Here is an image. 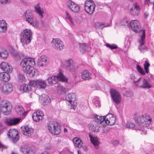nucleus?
Listing matches in <instances>:
<instances>
[{
  "mask_svg": "<svg viewBox=\"0 0 154 154\" xmlns=\"http://www.w3.org/2000/svg\"><path fill=\"white\" fill-rule=\"evenodd\" d=\"M136 123L139 125L138 128H142L140 130L143 131V127L149 126L151 123L152 120L149 116L146 114L142 115L140 116H136L134 118Z\"/></svg>",
  "mask_w": 154,
  "mask_h": 154,
  "instance_id": "nucleus-1",
  "label": "nucleus"
},
{
  "mask_svg": "<svg viewBox=\"0 0 154 154\" xmlns=\"http://www.w3.org/2000/svg\"><path fill=\"white\" fill-rule=\"evenodd\" d=\"M20 66L23 71L27 73H33L32 66L35 65L34 59L30 57L23 59L20 63Z\"/></svg>",
  "mask_w": 154,
  "mask_h": 154,
  "instance_id": "nucleus-2",
  "label": "nucleus"
},
{
  "mask_svg": "<svg viewBox=\"0 0 154 154\" xmlns=\"http://www.w3.org/2000/svg\"><path fill=\"white\" fill-rule=\"evenodd\" d=\"M20 42L23 46L27 45L32 38V32L30 29H25L20 34Z\"/></svg>",
  "mask_w": 154,
  "mask_h": 154,
  "instance_id": "nucleus-3",
  "label": "nucleus"
},
{
  "mask_svg": "<svg viewBox=\"0 0 154 154\" xmlns=\"http://www.w3.org/2000/svg\"><path fill=\"white\" fill-rule=\"evenodd\" d=\"M95 118L103 126L106 125H112L115 123L116 120L115 118L111 114H108L105 117L97 115L95 116Z\"/></svg>",
  "mask_w": 154,
  "mask_h": 154,
  "instance_id": "nucleus-4",
  "label": "nucleus"
},
{
  "mask_svg": "<svg viewBox=\"0 0 154 154\" xmlns=\"http://www.w3.org/2000/svg\"><path fill=\"white\" fill-rule=\"evenodd\" d=\"M63 66L69 72L73 74L75 73L78 68V65L75 63L73 60L68 59L62 62Z\"/></svg>",
  "mask_w": 154,
  "mask_h": 154,
  "instance_id": "nucleus-5",
  "label": "nucleus"
},
{
  "mask_svg": "<svg viewBox=\"0 0 154 154\" xmlns=\"http://www.w3.org/2000/svg\"><path fill=\"white\" fill-rule=\"evenodd\" d=\"M63 73L62 70L60 69L59 72L57 76L54 75L49 77L48 80L49 84L52 85L56 84L59 80L63 82L67 81V79L63 75Z\"/></svg>",
  "mask_w": 154,
  "mask_h": 154,
  "instance_id": "nucleus-6",
  "label": "nucleus"
},
{
  "mask_svg": "<svg viewBox=\"0 0 154 154\" xmlns=\"http://www.w3.org/2000/svg\"><path fill=\"white\" fill-rule=\"evenodd\" d=\"M25 17L27 22L35 27L39 26V22L34 18L32 11L30 10L27 11L25 14Z\"/></svg>",
  "mask_w": 154,
  "mask_h": 154,
  "instance_id": "nucleus-7",
  "label": "nucleus"
},
{
  "mask_svg": "<svg viewBox=\"0 0 154 154\" xmlns=\"http://www.w3.org/2000/svg\"><path fill=\"white\" fill-rule=\"evenodd\" d=\"M48 128L49 132L54 135L59 134L61 132L59 125L54 121H51L49 123Z\"/></svg>",
  "mask_w": 154,
  "mask_h": 154,
  "instance_id": "nucleus-8",
  "label": "nucleus"
},
{
  "mask_svg": "<svg viewBox=\"0 0 154 154\" xmlns=\"http://www.w3.org/2000/svg\"><path fill=\"white\" fill-rule=\"evenodd\" d=\"M1 110L4 115H8L11 112L12 106L11 103L7 100H3L1 103Z\"/></svg>",
  "mask_w": 154,
  "mask_h": 154,
  "instance_id": "nucleus-9",
  "label": "nucleus"
},
{
  "mask_svg": "<svg viewBox=\"0 0 154 154\" xmlns=\"http://www.w3.org/2000/svg\"><path fill=\"white\" fill-rule=\"evenodd\" d=\"M75 97V94L73 93H69L66 96V103L70 107L71 109H75L76 108V102L74 101Z\"/></svg>",
  "mask_w": 154,
  "mask_h": 154,
  "instance_id": "nucleus-10",
  "label": "nucleus"
},
{
  "mask_svg": "<svg viewBox=\"0 0 154 154\" xmlns=\"http://www.w3.org/2000/svg\"><path fill=\"white\" fill-rule=\"evenodd\" d=\"M96 5L91 0H87L85 3V9L86 12L89 14H92L93 12Z\"/></svg>",
  "mask_w": 154,
  "mask_h": 154,
  "instance_id": "nucleus-11",
  "label": "nucleus"
},
{
  "mask_svg": "<svg viewBox=\"0 0 154 154\" xmlns=\"http://www.w3.org/2000/svg\"><path fill=\"white\" fill-rule=\"evenodd\" d=\"M110 94L113 101L117 104L121 102V95L116 90L111 89L110 91Z\"/></svg>",
  "mask_w": 154,
  "mask_h": 154,
  "instance_id": "nucleus-12",
  "label": "nucleus"
},
{
  "mask_svg": "<svg viewBox=\"0 0 154 154\" xmlns=\"http://www.w3.org/2000/svg\"><path fill=\"white\" fill-rule=\"evenodd\" d=\"M13 90L12 85L10 83H6L0 85V91L3 94H8Z\"/></svg>",
  "mask_w": 154,
  "mask_h": 154,
  "instance_id": "nucleus-13",
  "label": "nucleus"
},
{
  "mask_svg": "<svg viewBox=\"0 0 154 154\" xmlns=\"http://www.w3.org/2000/svg\"><path fill=\"white\" fill-rule=\"evenodd\" d=\"M130 26L133 31L137 33L141 32L142 35V31L144 30L141 29L139 23L137 20H131L130 23Z\"/></svg>",
  "mask_w": 154,
  "mask_h": 154,
  "instance_id": "nucleus-14",
  "label": "nucleus"
},
{
  "mask_svg": "<svg viewBox=\"0 0 154 154\" xmlns=\"http://www.w3.org/2000/svg\"><path fill=\"white\" fill-rule=\"evenodd\" d=\"M51 44L53 48L58 51L62 50L64 47L63 42L59 38L54 39Z\"/></svg>",
  "mask_w": 154,
  "mask_h": 154,
  "instance_id": "nucleus-15",
  "label": "nucleus"
},
{
  "mask_svg": "<svg viewBox=\"0 0 154 154\" xmlns=\"http://www.w3.org/2000/svg\"><path fill=\"white\" fill-rule=\"evenodd\" d=\"M30 85L34 87L38 88H44L46 86L45 81L40 79L35 81L31 80Z\"/></svg>",
  "mask_w": 154,
  "mask_h": 154,
  "instance_id": "nucleus-16",
  "label": "nucleus"
},
{
  "mask_svg": "<svg viewBox=\"0 0 154 154\" xmlns=\"http://www.w3.org/2000/svg\"><path fill=\"white\" fill-rule=\"evenodd\" d=\"M8 136L10 138L12 141L15 142L19 139L18 132L15 129H10L9 130L8 133Z\"/></svg>",
  "mask_w": 154,
  "mask_h": 154,
  "instance_id": "nucleus-17",
  "label": "nucleus"
},
{
  "mask_svg": "<svg viewBox=\"0 0 154 154\" xmlns=\"http://www.w3.org/2000/svg\"><path fill=\"white\" fill-rule=\"evenodd\" d=\"M68 7L74 13L78 12L80 10V6L72 1L70 0L67 2Z\"/></svg>",
  "mask_w": 154,
  "mask_h": 154,
  "instance_id": "nucleus-18",
  "label": "nucleus"
},
{
  "mask_svg": "<svg viewBox=\"0 0 154 154\" xmlns=\"http://www.w3.org/2000/svg\"><path fill=\"white\" fill-rule=\"evenodd\" d=\"M96 121H93L90 123L89 125V128L90 130L92 131L97 132L99 131L100 128L99 124L100 123L95 118Z\"/></svg>",
  "mask_w": 154,
  "mask_h": 154,
  "instance_id": "nucleus-19",
  "label": "nucleus"
},
{
  "mask_svg": "<svg viewBox=\"0 0 154 154\" xmlns=\"http://www.w3.org/2000/svg\"><path fill=\"white\" fill-rule=\"evenodd\" d=\"M44 115L42 111L38 110L34 112L32 115L33 120L35 122H39L43 119Z\"/></svg>",
  "mask_w": 154,
  "mask_h": 154,
  "instance_id": "nucleus-20",
  "label": "nucleus"
},
{
  "mask_svg": "<svg viewBox=\"0 0 154 154\" xmlns=\"http://www.w3.org/2000/svg\"><path fill=\"white\" fill-rule=\"evenodd\" d=\"M145 30L142 31V35L141 36V38L140 42V45L139 47V49L142 52H144L146 51L147 48L144 45L145 41Z\"/></svg>",
  "mask_w": 154,
  "mask_h": 154,
  "instance_id": "nucleus-21",
  "label": "nucleus"
},
{
  "mask_svg": "<svg viewBox=\"0 0 154 154\" xmlns=\"http://www.w3.org/2000/svg\"><path fill=\"white\" fill-rule=\"evenodd\" d=\"M34 132L33 129L30 126L26 125L22 128L23 134L28 137L30 136Z\"/></svg>",
  "mask_w": 154,
  "mask_h": 154,
  "instance_id": "nucleus-22",
  "label": "nucleus"
},
{
  "mask_svg": "<svg viewBox=\"0 0 154 154\" xmlns=\"http://www.w3.org/2000/svg\"><path fill=\"white\" fill-rule=\"evenodd\" d=\"M48 63L47 57L45 55H42L38 58L37 64L40 66H45Z\"/></svg>",
  "mask_w": 154,
  "mask_h": 154,
  "instance_id": "nucleus-23",
  "label": "nucleus"
},
{
  "mask_svg": "<svg viewBox=\"0 0 154 154\" xmlns=\"http://www.w3.org/2000/svg\"><path fill=\"white\" fill-rule=\"evenodd\" d=\"M39 100L44 105H47L50 103L51 101L50 97L45 94H43L39 97Z\"/></svg>",
  "mask_w": 154,
  "mask_h": 154,
  "instance_id": "nucleus-24",
  "label": "nucleus"
},
{
  "mask_svg": "<svg viewBox=\"0 0 154 154\" xmlns=\"http://www.w3.org/2000/svg\"><path fill=\"white\" fill-rule=\"evenodd\" d=\"M1 69L5 72L7 73L11 72L12 71V68L8 63L2 62L0 65Z\"/></svg>",
  "mask_w": 154,
  "mask_h": 154,
  "instance_id": "nucleus-25",
  "label": "nucleus"
},
{
  "mask_svg": "<svg viewBox=\"0 0 154 154\" xmlns=\"http://www.w3.org/2000/svg\"><path fill=\"white\" fill-rule=\"evenodd\" d=\"M20 120L21 119L19 118H8L5 120V122L8 125H13L18 123Z\"/></svg>",
  "mask_w": 154,
  "mask_h": 154,
  "instance_id": "nucleus-26",
  "label": "nucleus"
},
{
  "mask_svg": "<svg viewBox=\"0 0 154 154\" xmlns=\"http://www.w3.org/2000/svg\"><path fill=\"white\" fill-rule=\"evenodd\" d=\"M91 74L87 70H85L81 72L82 78L85 80H89L91 79Z\"/></svg>",
  "mask_w": 154,
  "mask_h": 154,
  "instance_id": "nucleus-27",
  "label": "nucleus"
},
{
  "mask_svg": "<svg viewBox=\"0 0 154 154\" xmlns=\"http://www.w3.org/2000/svg\"><path fill=\"white\" fill-rule=\"evenodd\" d=\"M138 85L143 88L149 89L152 88L151 85L145 79H142V83H140L139 82Z\"/></svg>",
  "mask_w": 154,
  "mask_h": 154,
  "instance_id": "nucleus-28",
  "label": "nucleus"
},
{
  "mask_svg": "<svg viewBox=\"0 0 154 154\" xmlns=\"http://www.w3.org/2000/svg\"><path fill=\"white\" fill-rule=\"evenodd\" d=\"M34 8L35 12L38 14L40 18H42L43 17V14L44 13L43 9L39 5V4H37L34 5Z\"/></svg>",
  "mask_w": 154,
  "mask_h": 154,
  "instance_id": "nucleus-29",
  "label": "nucleus"
},
{
  "mask_svg": "<svg viewBox=\"0 0 154 154\" xmlns=\"http://www.w3.org/2000/svg\"><path fill=\"white\" fill-rule=\"evenodd\" d=\"M31 86H32L30 85V81L29 82V85L27 84L22 85L21 86L20 89V91L23 92H27L31 90Z\"/></svg>",
  "mask_w": 154,
  "mask_h": 154,
  "instance_id": "nucleus-30",
  "label": "nucleus"
},
{
  "mask_svg": "<svg viewBox=\"0 0 154 154\" xmlns=\"http://www.w3.org/2000/svg\"><path fill=\"white\" fill-rule=\"evenodd\" d=\"M139 10V7L137 4H135L134 5V7L132 8L130 10V13L132 15L137 16L138 14Z\"/></svg>",
  "mask_w": 154,
  "mask_h": 154,
  "instance_id": "nucleus-31",
  "label": "nucleus"
},
{
  "mask_svg": "<svg viewBox=\"0 0 154 154\" xmlns=\"http://www.w3.org/2000/svg\"><path fill=\"white\" fill-rule=\"evenodd\" d=\"M10 75L7 73L1 72L0 73V80L5 82L8 81L10 79Z\"/></svg>",
  "mask_w": 154,
  "mask_h": 154,
  "instance_id": "nucleus-32",
  "label": "nucleus"
},
{
  "mask_svg": "<svg viewBox=\"0 0 154 154\" xmlns=\"http://www.w3.org/2000/svg\"><path fill=\"white\" fill-rule=\"evenodd\" d=\"M89 137L91 143L96 148H97L100 143L99 138L96 137H92L90 135H89Z\"/></svg>",
  "mask_w": 154,
  "mask_h": 154,
  "instance_id": "nucleus-33",
  "label": "nucleus"
},
{
  "mask_svg": "<svg viewBox=\"0 0 154 154\" xmlns=\"http://www.w3.org/2000/svg\"><path fill=\"white\" fill-rule=\"evenodd\" d=\"M16 113L19 115H23V116H26L27 113L25 112L24 110L21 106H17L15 108Z\"/></svg>",
  "mask_w": 154,
  "mask_h": 154,
  "instance_id": "nucleus-34",
  "label": "nucleus"
},
{
  "mask_svg": "<svg viewBox=\"0 0 154 154\" xmlns=\"http://www.w3.org/2000/svg\"><path fill=\"white\" fill-rule=\"evenodd\" d=\"M73 141L76 147L79 148H81L82 147L83 143L80 139L77 137H75L73 139Z\"/></svg>",
  "mask_w": 154,
  "mask_h": 154,
  "instance_id": "nucleus-35",
  "label": "nucleus"
},
{
  "mask_svg": "<svg viewBox=\"0 0 154 154\" xmlns=\"http://www.w3.org/2000/svg\"><path fill=\"white\" fill-rule=\"evenodd\" d=\"M66 20L68 23L71 26H74V24L72 18L71 17L70 14L66 12Z\"/></svg>",
  "mask_w": 154,
  "mask_h": 154,
  "instance_id": "nucleus-36",
  "label": "nucleus"
},
{
  "mask_svg": "<svg viewBox=\"0 0 154 154\" xmlns=\"http://www.w3.org/2000/svg\"><path fill=\"white\" fill-rule=\"evenodd\" d=\"M126 126L128 128H130L132 129L134 128V129L136 130H140L142 129V128H138V127L137 126H135L134 124L130 122H127L126 124Z\"/></svg>",
  "mask_w": 154,
  "mask_h": 154,
  "instance_id": "nucleus-37",
  "label": "nucleus"
},
{
  "mask_svg": "<svg viewBox=\"0 0 154 154\" xmlns=\"http://www.w3.org/2000/svg\"><path fill=\"white\" fill-rule=\"evenodd\" d=\"M57 93L58 94H61L64 93H66L68 89L61 86H59L57 87Z\"/></svg>",
  "mask_w": 154,
  "mask_h": 154,
  "instance_id": "nucleus-38",
  "label": "nucleus"
},
{
  "mask_svg": "<svg viewBox=\"0 0 154 154\" xmlns=\"http://www.w3.org/2000/svg\"><path fill=\"white\" fill-rule=\"evenodd\" d=\"M6 23L5 22L4 20L0 21V32H3L5 31L6 29Z\"/></svg>",
  "mask_w": 154,
  "mask_h": 154,
  "instance_id": "nucleus-39",
  "label": "nucleus"
},
{
  "mask_svg": "<svg viewBox=\"0 0 154 154\" xmlns=\"http://www.w3.org/2000/svg\"><path fill=\"white\" fill-rule=\"evenodd\" d=\"M79 49L81 53L83 54L86 51V45L84 43H79Z\"/></svg>",
  "mask_w": 154,
  "mask_h": 154,
  "instance_id": "nucleus-40",
  "label": "nucleus"
},
{
  "mask_svg": "<svg viewBox=\"0 0 154 154\" xmlns=\"http://www.w3.org/2000/svg\"><path fill=\"white\" fill-rule=\"evenodd\" d=\"M129 19L128 18H125L121 20V24L124 26H128L129 25Z\"/></svg>",
  "mask_w": 154,
  "mask_h": 154,
  "instance_id": "nucleus-41",
  "label": "nucleus"
},
{
  "mask_svg": "<svg viewBox=\"0 0 154 154\" xmlns=\"http://www.w3.org/2000/svg\"><path fill=\"white\" fill-rule=\"evenodd\" d=\"M130 77L131 79L134 81V83L137 85H138L139 82H140L142 79L141 78H139L137 80H135V75L134 74H131L130 75Z\"/></svg>",
  "mask_w": 154,
  "mask_h": 154,
  "instance_id": "nucleus-42",
  "label": "nucleus"
},
{
  "mask_svg": "<svg viewBox=\"0 0 154 154\" xmlns=\"http://www.w3.org/2000/svg\"><path fill=\"white\" fill-rule=\"evenodd\" d=\"M93 102L96 107H99L100 106V104L99 98H94L93 99Z\"/></svg>",
  "mask_w": 154,
  "mask_h": 154,
  "instance_id": "nucleus-43",
  "label": "nucleus"
},
{
  "mask_svg": "<svg viewBox=\"0 0 154 154\" xmlns=\"http://www.w3.org/2000/svg\"><path fill=\"white\" fill-rule=\"evenodd\" d=\"M150 66V64L148 61H146L144 63V68L145 70V72L146 73H148L149 72V67Z\"/></svg>",
  "mask_w": 154,
  "mask_h": 154,
  "instance_id": "nucleus-44",
  "label": "nucleus"
},
{
  "mask_svg": "<svg viewBox=\"0 0 154 154\" xmlns=\"http://www.w3.org/2000/svg\"><path fill=\"white\" fill-rule=\"evenodd\" d=\"M136 69L137 71L140 73V74L143 75H145V72L143 70V69L139 65H137L136 66Z\"/></svg>",
  "mask_w": 154,
  "mask_h": 154,
  "instance_id": "nucleus-45",
  "label": "nucleus"
},
{
  "mask_svg": "<svg viewBox=\"0 0 154 154\" xmlns=\"http://www.w3.org/2000/svg\"><path fill=\"white\" fill-rule=\"evenodd\" d=\"M95 26L97 28L102 29L105 27H107L108 26L106 24L104 25V24L101 23H97L95 24Z\"/></svg>",
  "mask_w": 154,
  "mask_h": 154,
  "instance_id": "nucleus-46",
  "label": "nucleus"
},
{
  "mask_svg": "<svg viewBox=\"0 0 154 154\" xmlns=\"http://www.w3.org/2000/svg\"><path fill=\"white\" fill-rule=\"evenodd\" d=\"M18 81L21 82H23L25 81V78L23 74L20 73L18 75Z\"/></svg>",
  "mask_w": 154,
  "mask_h": 154,
  "instance_id": "nucleus-47",
  "label": "nucleus"
},
{
  "mask_svg": "<svg viewBox=\"0 0 154 154\" xmlns=\"http://www.w3.org/2000/svg\"><path fill=\"white\" fill-rule=\"evenodd\" d=\"M8 54L5 50H2L0 52V56L3 58H5L8 56Z\"/></svg>",
  "mask_w": 154,
  "mask_h": 154,
  "instance_id": "nucleus-48",
  "label": "nucleus"
},
{
  "mask_svg": "<svg viewBox=\"0 0 154 154\" xmlns=\"http://www.w3.org/2000/svg\"><path fill=\"white\" fill-rule=\"evenodd\" d=\"M124 95L127 97H132L134 95L133 92L130 91H126L124 94Z\"/></svg>",
  "mask_w": 154,
  "mask_h": 154,
  "instance_id": "nucleus-49",
  "label": "nucleus"
},
{
  "mask_svg": "<svg viewBox=\"0 0 154 154\" xmlns=\"http://www.w3.org/2000/svg\"><path fill=\"white\" fill-rule=\"evenodd\" d=\"M106 46L107 47L109 48L111 50L117 49V45H115L114 44L110 45L109 44H106Z\"/></svg>",
  "mask_w": 154,
  "mask_h": 154,
  "instance_id": "nucleus-50",
  "label": "nucleus"
},
{
  "mask_svg": "<svg viewBox=\"0 0 154 154\" xmlns=\"http://www.w3.org/2000/svg\"><path fill=\"white\" fill-rule=\"evenodd\" d=\"M11 52L13 55L14 56H16L19 58L21 57V54L20 53H19L18 52L12 51H11Z\"/></svg>",
  "mask_w": 154,
  "mask_h": 154,
  "instance_id": "nucleus-51",
  "label": "nucleus"
},
{
  "mask_svg": "<svg viewBox=\"0 0 154 154\" xmlns=\"http://www.w3.org/2000/svg\"><path fill=\"white\" fill-rule=\"evenodd\" d=\"M45 149L47 150H51L53 149V147L50 144H48L45 146Z\"/></svg>",
  "mask_w": 154,
  "mask_h": 154,
  "instance_id": "nucleus-52",
  "label": "nucleus"
},
{
  "mask_svg": "<svg viewBox=\"0 0 154 154\" xmlns=\"http://www.w3.org/2000/svg\"><path fill=\"white\" fill-rule=\"evenodd\" d=\"M11 0H0V2L1 3L3 4H5L8 3H9L11 2Z\"/></svg>",
  "mask_w": 154,
  "mask_h": 154,
  "instance_id": "nucleus-53",
  "label": "nucleus"
},
{
  "mask_svg": "<svg viewBox=\"0 0 154 154\" xmlns=\"http://www.w3.org/2000/svg\"><path fill=\"white\" fill-rule=\"evenodd\" d=\"M145 2L148 4L149 3L150 4L154 5V0H145Z\"/></svg>",
  "mask_w": 154,
  "mask_h": 154,
  "instance_id": "nucleus-54",
  "label": "nucleus"
},
{
  "mask_svg": "<svg viewBox=\"0 0 154 154\" xmlns=\"http://www.w3.org/2000/svg\"><path fill=\"white\" fill-rule=\"evenodd\" d=\"M112 143L114 146H116L119 143V142L117 140H114L112 142Z\"/></svg>",
  "mask_w": 154,
  "mask_h": 154,
  "instance_id": "nucleus-55",
  "label": "nucleus"
},
{
  "mask_svg": "<svg viewBox=\"0 0 154 154\" xmlns=\"http://www.w3.org/2000/svg\"><path fill=\"white\" fill-rule=\"evenodd\" d=\"M4 128V126L0 123V134L2 133Z\"/></svg>",
  "mask_w": 154,
  "mask_h": 154,
  "instance_id": "nucleus-56",
  "label": "nucleus"
},
{
  "mask_svg": "<svg viewBox=\"0 0 154 154\" xmlns=\"http://www.w3.org/2000/svg\"><path fill=\"white\" fill-rule=\"evenodd\" d=\"M149 15V13L147 12H145L144 13V18L145 19L147 18Z\"/></svg>",
  "mask_w": 154,
  "mask_h": 154,
  "instance_id": "nucleus-57",
  "label": "nucleus"
},
{
  "mask_svg": "<svg viewBox=\"0 0 154 154\" xmlns=\"http://www.w3.org/2000/svg\"><path fill=\"white\" fill-rule=\"evenodd\" d=\"M148 154H154V149H152Z\"/></svg>",
  "mask_w": 154,
  "mask_h": 154,
  "instance_id": "nucleus-58",
  "label": "nucleus"
},
{
  "mask_svg": "<svg viewBox=\"0 0 154 154\" xmlns=\"http://www.w3.org/2000/svg\"><path fill=\"white\" fill-rule=\"evenodd\" d=\"M24 152H25V154H29L30 153L29 151L28 150H25Z\"/></svg>",
  "mask_w": 154,
  "mask_h": 154,
  "instance_id": "nucleus-59",
  "label": "nucleus"
},
{
  "mask_svg": "<svg viewBox=\"0 0 154 154\" xmlns=\"http://www.w3.org/2000/svg\"><path fill=\"white\" fill-rule=\"evenodd\" d=\"M64 132L65 133H67L68 132V130L66 128H64Z\"/></svg>",
  "mask_w": 154,
  "mask_h": 154,
  "instance_id": "nucleus-60",
  "label": "nucleus"
},
{
  "mask_svg": "<svg viewBox=\"0 0 154 154\" xmlns=\"http://www.w3.org/2000/svg\"><path fill=\"white\" fill-rule=\"evenodd\" d=\"M3 145L1 143H0V148H1V149L2 151L3 149Z\"/></svg>",
  "mask_w": 154,
  "mask_h": 154,
  "instance_id": "nucleus-61",
  "label": "nucleus"
},
{
  "mask_svg": "<svg viewBox=\"0 0 154 154\" xmlns=\"http://www.w3.org/2000/svg\"><path fill=\"white\" fill-rule=\"evenodd\" d=\"M41 154H50L46 152H44L42 153Z\"/></svg>",
  "mask_w": 154,
  "mask_h": 154,
  "instance_id": "nucleus-62",
  "label": "nucleus"
},
{
  "mask_svg": "<svg viewBox=\"0 0 154 154\" xmlns=\"http://www.w3.org/2000/svg\"><path fill=\"white\" fill-rule=\"evenodd\" d=\"M78 154H82L81 152L79 150L77 151Z\"/></svg>",
  "mask_w": 154,
  "mask_h": 154,
  "instance_id": "nucleus-63",
  "label": "nucleus"
},
{
  "mask_svg": "<svg viewBox=\"0 0 154 154\" xmlns=\"http://www.w3.org/2000/svg\"><path fill=\"white\" fill-rule=\"evenodd\" d=\"M129 0L131 2H133L134 1V0Z\"/></svg>",
  "mask_w": 154,
  "mask_h": 154,
  "instance_id": "nucleus-64",
  "label": "nucleus"
}]
</instances>
